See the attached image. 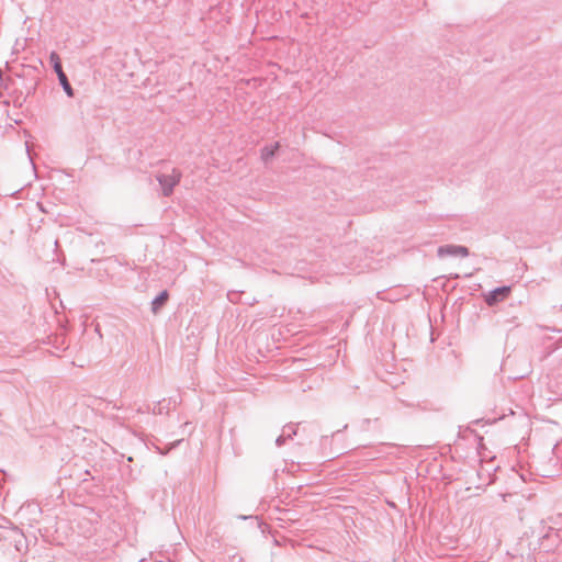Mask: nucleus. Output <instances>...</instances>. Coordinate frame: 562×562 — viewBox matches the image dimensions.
Instances as JSON below:
<instances>
[{"mask_svg":"<svg viewBox=\"0 0 562 562\" xmlns=\"http://www.w3.org/2000/svg\"><path fill=\"white\" fill-rule=\"evenodd\" d=\"M49 60H50V64L55 70V72L57 74L58 80H59L64 91L67 93L68 97H72L74 90H72L71 86L69 85L65 72L63 71L61 63H60V58H59L58 54L55 52H52L49 55Z\"/></svg>","mask_w":562,"mask_h":562,"instance_id":"obj_1","label":"nucleus"},{"mask_svg":"<svg viewBox=\"0 0 562 562\" xmlns=\"http://www.w3.org/2000/svg\"><path fill=\"white\" fill-rule=\"evenodd\" d=\"M181 178L180 171L172 169L170 173H161L157 176V180L165 195L171 194L173 188L179 183Z\"/></svg>","mask_w":562,"mask_h":562,"instance_id":"obj_2","label":"nucleus"},{"mask_svg":"<svg viewBox=\"0 0 562 562\" xmlns=\"http://www.w3.org/2000/svg\"><path fill=\"white\" fill-rule=\"evenodd\" d=\"M437 255L439 258L445 257H468L469 249L464 246L460 245H445L440 246L437 250Z\"/></svg>","mask_w":562,"mask_h":562,"instance_id":"obj_3","label":"nucleus"},{"mask_svg":"<svg viewBox=\"0 0 562 562\" xmlns=\"http://www.w3.org/2000/svg\"><path fill=\"white\" fill-rule=\"evenodd\" d=\"M509 291H510V289L508 286L495 289L487 295V297H486L487 304L494 305L497 302L504 300L508 295Z\"/></svg>","mask_w":562,"mask_h":562,"instance_id":"obj_4","label":"nucleus"},{"mask_svg":"<svg viewBox=\"0 0 562 562\" xmlns=\"http://www.w3.org/2000/svg\"><path fill=\"white\" fill-rule=\"evenodd\" d=\"M168 300V292L162 291L151 303L153 312L156 313Z\"/></svg>","mask_w":562,"mask_h":562,"instance_id":"obj_5","label":"nucleus"},{"mask_svg":"<svg viewBox=\"0 0 562 562\" xmlns=\"http://www.w3.org/2000/svg\"><path fill=\"white\" fill-rule=\"evenodd\" d=\"M278 144L271 146V147H266L263 150H262V157L263 159H269L271 158L273 155H274V151L277 150L278 148Z\"/></svg>","mask_w":562,"mask_h":562,"instance_id":"obj_6","label":"nucleus"},{"mask_svg":"<svg viewBox=\"0 0 562 562\" xmlns=\"http://www.w3.org/2000/svg\"><path fill=\"white\" fill-rule=\"evenodd\" d=\"M290 431H292V427H291V426L285 427V428L283 429V434H282V435L277 439V445H279V446H280V445L283 442V438H284V436H285V435H286V436H291V432H290Z\"/></svg>","mask_w":562,"mask_h":562,"instance_id":"obj_7","label":"nucleus"}]
</instances>
